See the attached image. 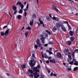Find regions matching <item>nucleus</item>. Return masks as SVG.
Instances as JSON below:
<instances>
[{"instance_id":"nucleus-28","label":"nucleus","mask_w":78,"mask_h":78,"mask_svg":"<svg viewBox=\"0 0 78 78\" xmlns=\"http://www.w3.org/2000/svg\"><path fill=\"white\" fill-rule=\"evenodd\" d=\"M69 34L70 36H73V32L72 31L69 32Z\"/></svg>"},{"instance_id":"nucleus-41","label":"nucleus","mask_w":78,"mask_h":78,"mask_svg":"<svg viewBox=\"0 0 78 78\" xmlns=\"http://www.w3.org/2000/svg\"><path fill=\"white\" fill-rule=\"evenodd\" d=\"M53 41H50L49 42V44H53Z\"/></svg>"},{"instance_id":"nucleus-44","label":"nucleus","mask_w":78,"mask_h":78,"mask_svg":"<svg viewBox=\"0 0 78 78\" xmlns=\"http://www.w3.org/2000/svg\"><path fill=\"white\" fill-rule=\"evenodd\" d=\"M76 33H78V27L77 28V29L76 30Z\"/></svg>"},{"instance_id":"nucleus-50","label":"nucleus","mask_w":78,"mask_h":78,"mask_svg":"<svg viewBox=\"0 0 78 78\" xmlns=\"http://www.w3.org/2000/svg\"><path fill=\"white\" fill-rule=\"evenodd\" d=\"M35 2H37V3H38V2H39V0H35Z\"/></svg>"},{"instance_id":"nucleus-54","label":"nucleus","mask_w":78,"mask_h":78,"mask_svg":"<svg viewBox=\"0 0 78 78\" xmlns=\"http://www.w3.org/2000/svg\"><path fill=\"white\" fill-rule=\"evenodd\" d=\"M48 44H44L45 47H47V46H48Z\"/></svg>"},{"instance_id":"nucleus-19","label":"nucleus","mask_w":78,"mask_h":78,"mask_svg":"<svg viewBox=\"0 0 78 78\" xmlns=\"http://www.w3.org/2000/svg\"><path fill=\"white\" fill-rule=\"evenodd\" d=\"M42 56L43 58H48V56H47L46 54H44L43 55H42Z\"/></svg>"},{"instance_id":"nucleus-14","label":"nucleus","mask_w":78,"mask_h":78,"mask_svg":"<svg viewBox=\"0 0 78 78\" xmlns=\"http://www.w3.org/2000/svg\"><path fill=\"white\" fill-rule=\"evenodd\" d=\"M27 73L28 75H29V74H31H31H32V73H33V71L30 69H29L28 70V71Z\"/></svg>"},{"instance_id":"nucleus-24","label":"nucleus","mask_w":78,"mask_h":78,"mask_svg":"<svg viewBox=\"0 0 78 78\" xmlns=\"http://www.w3.org/2000/svg\"><path fill=\"white\" fill-rule=\"evenodd\" d=\"M25 35L26 37V38H27L28 36V32L26 31L25 33Z\"/></svg>"},{"instance_id":"nucleus-3","label":"nucleus","mask_w":78,"mask_h":78,"mask_svg":"<svg viewBox=\"0 0 78 78\" xmlns=\"http://www.w3.org/2000/svg\"><path fill=\"white\" fill-rule=\"evenodd\" d=\"M9 31V29H7L5 33L4 31H1V33L2 36H5H5H6L7 34H8Z\"/></svg>"},{"instance_id":"nucleus-49","label":"nucleus","mask_w":78,"mask_h":78,"mask_svg":"<svg viewBox=\"0 0 78 78\" xmlns=\"http://www.w3.org/2000/svg\"><path fill=\"white\" fill-rule=\"evenodd\" d=\"M53 76H57L56 74H53Z\"/></svg>"},{"instance_id":"nucleus-27","label":"nucleus","mask_w":78,"mask_h":78,"mask_svg":"<svg viewBox=\"0 0 78 78\" xmlns=\"http://www.w3.org/2000/svg\"><path fill=\"white\" fill-rule=\"evenodd\" d=\"M57 27H61V25H60V23H57L56 24Z\"/></svg>"},{"instance_id":"nucleus-38","label":"nucleus","mask_w":78,"mask_h":78,"mask_svg":"<svg viewBox=\"0 0 78 78\" xmlns=\"http://www.w3.org/2000/svg\"><path fill=\"white\" fill-rule=\"evenodd\" d=\"M24 14L25 15V17H26L27 15V12L25 11L24 12Z\"/></svg>"},{"instance_id":"nucleus-7","label":"nucleus","mask_w":78,"mask_h":78,"mask_svg":"<svg viewBox=\"0 0 78 78\" xmlns=\"http://www.w3.org/2000/svg\"><path fill=\"white\" fill-rule=\"evenodd\" d=\"M23 7H24V6L23 5H22V6L21 7V9L18 12V13L22 14V13H23Z\"/></svg>"},{"instance_id":"nucleus-53","label":"nucleus","mask_w":78,"mask_h":78,"mask_svg":"<svg viewBox=\"0 0 78 78\" xmlns=\"http://www.w3.org/2000/svg\"><path fill=\"white\" fill-rule=\"evenodd\" d=\"M49 16L50 17H51V18H52V17H51V15L50 14H49Z\"/></svg>"},{"instance_id":"nucleus-39","label":"nucleus","mask_w":78,"mask_h":78,"mask_svg":"<svg viewBox=\"0 0 78 78\" xmlns=\"http://www.w3.org/2000/svg\"><path fill=\"white\" fill-rule=\"evenodd\" d=\"M47 20H48V21H50L51 20L50 19V18H49V17H47Z\"/></svg>"},{"instance_id":"nucleus-36","label":"nucleus","mask_w":78,"mask_h":78,"mask_svg":"<svg viewBox=\"0 0 78 78\" xmlns=\"http://www.w3.org/2000/svg\"><path fill=\"white\" fill-rule=\"evenodd\" d=\"M68 27H69V30H71L72 29V27H71V26H70L69 24H68Z\"/></svg>"},{"instance_id":"nucleus-37","label":"nucleus","mask_w":78,"mask_h":78,"mask_svg":"<svg viewBox=\"0 0 78 78\" xmlns=\"http://www.w3.org/2000/svg\"><path fill=\"white\" fill-rule=\"evenodd\" d=\"M31 28L30 27H28L27 29L26 30H31Z\"/></svg>"},{"instance_id":"nucleus-4","label":"nucleus","mask_w":78,"mask_h":78,"mask_svg":"<svg viewBox=\"0 0 78 78\" xmlns=\"http://www.w3.org/2000/svg\"><path fill=\"white\" fill-rule=\"evenodd\" d=\"M64 52L66 55H68V56H69L70 53V52H69V50L67 48H66L64 49Z\"/></svg>"},{"instance_id":"nucleus-29","label":"nucleus","mask_w":78,"mask_h":78,"mask_svg":"<svg viewBox=\"0 0 78 78\" xmlns=\"http://www.w3.org/2000/svg\"><path fill=\"white\" fill-rule=\"evenodd\" d=\"M13 10H16L17 9V8H16V7L14 5L13 6Z\"/></svg>"},{"instance_id":"nucleus-63","label":"nucleus","mask_w":78,"mask_h":78,"mask_svg":"<svg viewBox=\"0 0 78 78\" xmlns=\"http://www.w3.org/2000/svg\"><path fill=\"white\" fill-rule=\"evenodd\" d=\"M63 64L64 65V66H65L66 65V63H63Z\"/></svg>"},{"instance_id":"nucleus-32","label":"nucleus","mask_w":78,"mask_h":78,"mask_svg":"<svg viewBox=\"0 0 78 78\" xmlns=\"http://www.w3.org/2000/svg\"><path fill=\"white\" fill-rule=\"evenodd\" d=\"M32 17H33V18H34V19H36V16L35 14H34L33 15Z\"/></svg>"},{"instance_id":"nucleus-46","label":"nucleus","mask_w":78,"mask_h":78,"mask_svg":"<svg viewBox=\"0 0 78 78\" xmlns=\"http://www.w3.org/2000/svg\"><path fill=\"white\" fill-rule=\"evenodd\" d=\"M53 73H51L50 74V76H53Z\"/></svg>"},{"instance_id":"nucleus-62","label":"nucleus","mask_w":78,"mask_h":78,"mask_svg":"<svg viewBox=\"0 0 78 78\" xmlns=\"http://www.w3.org/2000/svg\"><path fill=\"white\" fill-rule=\"evenodd\" d=\"M40 62L41 63H42V60H40Z\"/></svg>"},{"instance_id":"nucleus-60","label":"nucleus","mask_w":78,"mask_h":78,"mask_svg":"<svg viewBox=\"0 0 78 78\" xmlns=\"http://www.w3.org/2000/svg\"><path fill=\"white\" fill-rule=\"evenodd\" d=\"M27 3V2L25 1L24 2V5H26V4Z\"/></svg>"},{"instance_id":"nucleus-2","label":"nucleus","mask_w":78,"mask_h":78,"mask_svg":"<svg viewBox=\"0 0 78 78\" xmlns=\"http://www.w3.org/2000/svg\"><path fill=\"white\" fill-rule=\"evenodd\" d=\"M72 57L73 59L72 61L71 62H69V64H71L72 65L74 63V65H75L76 66H78V62L76 61L75 59V53L73 52V53L72 55Z\"/></svg>"},{"instance_id":"nucleus-64","label":"nucleus","mask_w":78,"mask_h":78,"mask_svg":"<svg viewBox=\"0 0 78 78\" xmlns=\"http://www.w3.org/2000/svg\"><path fill=\"white\" fill-rule=\"evenodd\" d=\"M40 78H44V77L43 76H41Z\"/></svg>"},{"instance_id":"nucleus-47","label":"nucleus","mask_w":78,"mask_h":78,"mask_svg":"<svg viewBox=\"0 0 78 78\" xmlns=\"http://www.w3.org/2000/svg\"><path fill=\"white\" fill-rule=\"evenodd\" d=\"M37 23L38 26H41V24H40V23H39L38 22H37Z\"/></svg>"},{"instance_id":"nucleus-6","label":"nucleus","mask_w":78,"mask_h":78,"mask_svg":"<svg viewBox=\"0 0 78 78\" xmlns=\"http://www.w3.org/2000/svg\"><path fill=\"white\" fill-rule=\"evenodd\" d=\"M52 58V57H49L48 58V59H50V62H52V63H56L57 62V61L55 60V59L53 58L52 59H51V58Z\"/></svg>"},{"instance_id":"nucleus-34","label":"nucleus","mask_w":78,"mask_h":78,"mask_svg":"<svg viewBox=\"0 0 78 78\" xmlns=\"http://www.w3.org/2000/svg\"><path fill=\"white\" fill-rule=\"evenodd\" d=\"M78 67H76L74 68V71H76V70H78Z\"/></svg>"},{"instance_id":"nucleus-35","label":"nucleus","mask_w":78,"mask_h":78,"mask_svg":"<svg viewBox=\"0 0 78 78\" xmlns=\"http://www.w3.org/2000/svg\"><path fill=\"white\" fill-rule=\"evenodd\" d=\"M57 30V29H56V28H53V31H54V32H55V31H56Z\"/></svg>"},{"instance_id":"nucleus-13","label":"nucleus","mask_w":78,"mask_h":78,"mask_svg":"<svg viewBox=\"0 0 78 78\" xmlns=\"http://www.w3.org/2000/svg\"><path fill=\"white\" fill-rule=\"evenodd\" d=\"M61 27L62 30L64 31H66L67 30H66V28L64 27V25H62L61 26Z\"/></svg>"},{"instance_id":"nucleus-5","label":"nucleus","mask_w":78,"mask_h":78,"mask_svg":"<svg viewBox=\"0 0 78 78\" xmlns=\"http://www.w3.org/2000/svg\"><path fill=\"white\" fill-rule=\"evenodd\" d=\"M29 64L30 66L33 67V66H34L35 65V64H36V62L34 60H30L29 61Z\"/></svg>"},{"instance_id":"nucleus-31","label":"nucleus","mask_w":78,"mask_h":78,"mask_svg":"<svg viewBox=\"0 0 78 78\" xmlns=\"http://www.w3.org/2000/svg\"><path fill=\"white\" fill-rule=\"evenodd\" d=\"M45 32H46V33H47L49 35H51V34L50 33V31H48L47 30H45Z\"/></svg>"},{"instance_id":"nucleus-17","label":"nucleus","mask_w":78,"mask_h":78,"mask_svg":"<svg viewBox=\"0 0 78 78\" xmlns=\"http://www.w3.org/2000/svg\"><path fill=\"white\" fill-rule=\"evenodd\" d=\"M69 58L68 59V61L69 62H70V61H71V60H72V57H71V56L70 55H69L68 56Z\"/></svg>"},{"instance_id":"nucleus-8","label":"nucleus","mask_w":78,"mask_h":78,"mask_svg":"<svg viewBox=\"0 0 78 78\" xmlns=\"http://www.w3.org/2000/svg\"><path fill=\"white\" fill-rule=\"evenodd\" d=\"M51 8L53 9H55V10L56 11L59 12H60V11H59V10H58V9L56 8V7L55 5H52L51 6Z\"/></svg>"},{"instance_id":"nucleus-43","label":"nucleus","mask_w":78,"mask_h":78,"mask_svg":"<svg viewBox=\"0 0 78 78\" xmlns=\"http://www.w3.org/2000/svg\"><path fill=\"white\" fill-rule=\"evenodd\" d=\"M8 27V25L6 26H5L3 27V29H5V28H6V27Z\"/></svg>"},{"instance_id":"nucleus-21","label":"nucleus","mask_w":78,"mask_h":78,"mask_svg":"<svg viewBox=\"0 0 78 78\" xmlns=\"http://www.w3.org/2000/svg\"><path fill=\"white\" fill-rule=\"evenodd\" d=\"M28 6H29V4H27V5L26 7V9H24V11H26L28 9Z\"/></svg>"},{"instance_id":"nucleus-23","label":"nucleus","mask_w":78,"mask_h":78,"mask_svg":"<svg viewBox=\"0 0 78 78\" xmlns=\"http://www.w3.org/2000/svg\"><path fill=\"white\" fill-rule=\"evenodd\" d=\"M22 17V16L20 15H19L17 16V18L18 19H21V18Z\"/></svg>"},{"instance_id":"nucleus-22","label":"nucleus","mask_w":78,"mask_h":78,"mask_svg":"<svg viewBox=\"0 0 78 78\" xmlns=\"http://www.w3.org/2000/svg\"><path fill=\"white\" fill-rule=\"evenodd\" d=\"M47 52H48L49 55H51L52 54H53V53H52V52L51 51H49V50H46Z\"/></svg>"},{"instance_id":"nucleus-15","label":"nucleus","mask_w":78,"mask_h":78,"mask_svg":"<svg viewBox=\"0 0 78 78\" xmlns=\"http://www.w3.org/2000/svg\"><path fill=\"white\" fill-rule=\"evenodd\" d=\"M35 68H36L37 69L36 71H37V70H39V69L41 68V66L40 65L38 64L37 67L34 68V69Z\"/></svg>"},{"instance_id":"nucleus-57","label":"nucleus","mask_w":78,"mask_h":78,"mask_svg":"<svg viewBox=\"0 0 78 78\" xmlns=\"http://www.w3.org/2000/svg\"><path fill=\"white\" fill-rule=\"evenodd\" d=\"M6 75H7V76H9V74L8 73H7L6 74Z\"/></svg>"},{"instance_id":"nucleus-9","label":"nucleus","mask_w":78,"mask_h":78,"mask_svg":"<svg viewBox=\"0 0 78 78\" xmlns=\"http://www.w3.org/2000/svg\"><path fill=\"white\" fill-rule=\"evenodd\" d=\"M41 37H42V38H41V39L42 43L43 44H45V41H44V40H45V37H43V35H41Z\"/></svg>"},{"instance_id":"nucleus-18","label":"nucleus","mask_w":78,"mask_h":78,"mask_svg":"<svg viewBox=\"0 0 78 78\" xmlns=\"http://www.w3.org/2000/svg\"><path fill=\"white\" fill-rule=\"evenodd\" d=\"M16 5H19L20 6H21V7H22V6H24L23 5V4H22V3L21 2H18L17 3H16Z\"/></svg>"},{"instance_id":"nucleus-12","label":"nucleus","mask_w":78,"mask_h":78,"mask_svg":"<svg viewBox=\"0 0 78 78\" xmlns=\"http://www.w3.org/2000/svg\"><path fill=\"white\" fill-rule=\"evenodd\" d=\"M66 44L68 45H72V41H68L66 42Z\"/></svg>"},{"instance_id":"nucleus-45","label":"nucleus","mask_w":78,"mask_h":78,"mask_svg":"<svg viewBox=\"0 0 78 78\" xmlns=\"http://www.w3.org/2000/svg\"><path fill=\"white\" fill-rule=\"evenodd\" d=\"M47 71H48V73H50V72H51L50 71V70L48 69H47Z\"/></svg>"},{"instance_id":"nucleus-52","label":"nucleus","mask_w":78,"mask_h":78,"mask_svg":"<svg viewBox=\"0 0 78 78\" xmlns=\"http://www.w3.org/2000/svg\"><path fill=\"white\" fill-rule=\"evenodd\" d=\"M49 50H50V51H51V50H52V48H49Z\"/></svg>"},{"instance_id":"nucleus-42","label":"nucleus","mask_w":78,"mask_h":78,"mask_svg":"<svg viewBox=\"0 0 78 78\" xmlns=\"http://www.w3.org/2000/svg\"><path fill=\"white\" fill-rule=\"evenodd\" d=\"M64 23H67V24H68V22L67 21H63Z\"/></svg>"},{"instance_id":"nucleus-11","label":"nucleus","mask_w":78,"mask_h":78,"mask_svg":"<svg viewBox=\"0 0 78 78\" xmlns=\"http://www.w3.org/2000/svg\"><path fill=\"white\" fill-rule=\"evenodd\" d=\"M36 42L39 47H41V44H40V42H39V39H37V41H36Z\"/></svg>"},{"instance_id":"nucleus-33","label":"nucleus","mask_w":78,"mask_h":78,"mask_svg":"<svg viewBox=\"0 0 78 78\" xmlns=\"http://www.w3.org/2000/svg\"><path fill=\"white\" fill-rule=\"evenodd\" d=\"M61 4H62V5H63V6H64V5H66V3H64V2L63 1L61 3Z\"/></svg>"},{"instance_id":"nucleus-40","label":"nucleus","mask_w":78,"mask_h":78,"mask_svg":"<svg viewBox=\"0 0 78 78\" xmlns=\"http://www.w3.org/2000/svg\"><path fill=\"white\" fill-rule=\"evenodd\" d=\"M34 47L36 49H37V45L36 44L35 45Z\"/></svg>"},{"instance_id":"nucleus-51","label":"nucleus","mask_w":78,"mask_h":78,"mask_svg":"<svg viewBox=\"0 0 78 78\" xmlns=\"http://www.w3.org/2000/svg\"><path fill=\"white\" fill-rule=\"evenodd\" d=\"M46 63H47L48 64L49 63V61H46Z\"/></svg>"},{"instance_id":"nucleus-1","label":"nucleus","mask_w":78,"mask_h":78,"mask_svg":"<svg viewBox=\"0 0 78 78\" xmlns=\"http://www.w3.org/2000/svg\"><path fill=\"white\" fill-rule=\"evenodd\" d=\"M36 68H35L33 69L34 71L35 72L33 73V75L30 74L29 75V76H32V78H33L34 76V78H38V77H39V74L38 73H39V70H37H37Z\"/></svg>"},{"instance_id":"nucleus-55","label":"nucleus","mask_w":78,"mask_h":78,"mask_svg":"<svg viewBox=\"0 0 78 78\" xmlns=\"http://www.w3.org/2000/svg\"><path fill=\"white\" fill-rule=\"evenodd\" d=\"M16 13H17V12L16 11H15L14 12V14H16Z\"/></svg>"},{"instance_id":"nucleus-16","label":"nucleus","mask_w":78,"mask_h":78,"mask_svg":"<svg viewBox=\"0 0 78 78\" xmlns=\"http://www.w3.org/2000/svg\"><path fill=\"white\" fill-rule=\"evenodd\" d=\"M20 66L23 69H24L25 68H26V64H25L21 65Z\"/></svg>"},{"instance_id":"nucleus-58","label":"nucleus","mask_w":78,"mask_h":78,"mask_svg":"<svg viewBox=\"0 0 78 78\" xmlns=\"http://www.w3.org/2000/svg\"><path fill=\"white\" fill-rule=\"evenodd\" d=\"M41 50H43V48L42 47H41Z\"/></svg>"},{"instance_id":"nucleus-61","label":"nucleus","mask_w":78,"mask_h":78,"mask_svg":"<svg viewBox=\"0 0 78 78\" xmlns=\"http://www.w3.org/2000/svg\"><path fill=\"white\" fill-rule=\"evenodd\" d=\"M9 14L10 16H11V17H12V16H11V14H10V12L9 13Z\"/></svg>"},{"instance_id":"nucleus-20","label":"nucleus","mask_w":78,"mask_h":78,"mask_svg":"<svg viewBox=\"0 0 78 78\" xmlns=\"http://www.w3.org/2000/svg\"><path fill=\"white\" fill-rule=\"evenodd\" d=\"M52 19H54V20H57V21H58V20H59V19L58 17H55V16H53L52 18Z\"/></svg>"},{"instance_id":"nucleus-10","label":"nucleus","mask_w":78,"mask_h":78,"mask_svg":"<svg viewBox=\"0 0 78 78\" xmlns=\"http://www.w3.org/2000/svg\"><path fill=\"white\" fill-rule=\"evenodd\" d=\"M56 56L58 58H61L62 57L61 54L60 52H57L56 54Z\"/></svg>"},{"instance_id":"nucleus-26","label":"nucleus","mask_w":78,"mask_h":78,"mask_svg":"<svg viewBox=\"0 0 78 78\" xmlns=\"http://www.w3.org/2000/svg\"><path fill=\"white\" fill-rule=\"evenodd\" d=\"M30 25H33V20L30 21Z\"/></svg>"},{"instance_id":"nucleus-56","label":"nucleus","mask_w":78,"mask_h":78,"mask_svg":"<svg viewBox=\"0 0 78 78\" xmlns=\"http://www.w3.org/2000/svg\"><path fill=\"white\" fill-rule=\"evenodd\" d=\"M24 27H23L22 29H21V30H23V29H24Z\"/></svg>"},{"instance_id":"nucleus-25","label":"nucleus","mask_w":78,"mask_h":78,"mask_svg":"<svg viewBox=\"0 0 78 78\" xmlns=\"http://www.w3.org/2000/svg\"><path fill=\"white\" fill-rule=\"evenodd\" d=\"M39 21L40 22V24H44V22L41 19V18H40L39 19Z\"/></svg>"},{"instance_id":"nucleus-59","label":"nucleus","mask_w":78,"mask_h":78,"mask_svg":"<svg viewBox=\"0 0 78 78\" xmlns=\"http://www.w3.org/2000/svg\"><path fill=\"white\" fill-rule=\"evenodd\" d=\"M32 56H33V57H34V54H32Z\"/></svg>"},{"instance_id":"nucleus-30","label":"nucleus","mask_w":78,"mask_h":78,"mask_svg":"<svg viewBox=\"0 0 78 78\" xmlns=\"http://www.w3.org/2000/svg\"><path fill=\"white\" fill-rule=\"evenodd\" d=\"M70 39L71 40V41H74V39H75V38L74 37H70Z\"/></svg>"},{"instance_id":"nucleus-48","label":"nucleus","mask_w":78,"mask_h":78,"mask_svg":"<svg viewBox=\"0 0 78 78\" xmlns=\"http://www.w3.org/2000/svg\"><path fill=\"white\" fill-rule=\"evenodd\" d=\"M68 70L69 71H70V70H71V68H68Z\"/></svg>"}]
</instances>
